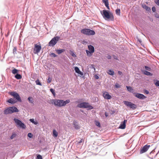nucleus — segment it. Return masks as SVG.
Wrapping results in <instances>:
<instances>
[{
  "mask_svg": "<svg viewBox=\"0 0 159 159\" xmlns=\"http://www.w3.org/2000/svg\"><path fill=\"white\" fill-rule=\"evenodd\" d=\"M51 103L54 104L55 106L61 107L65 106L67 104L69 103L70 101L67 100L65 101L61 100L53 99L51 100Z\"/></svg>",
  "mask_w": 159,
  "mask_h": 159,
  "instance_id": "1",
  "label": "nucleus"
},
{
  "mask_svg": "<svg viewBox=\"0 0 159 159\" xmlns=\"http://www.w3.org/2000/svg\"><path fill=\"white\" fill-rule=\"evenodd\" d=\"M18 111V110L15 107H7L3 111L4 114L8 115L14 112Z\"/></svg>",
  "mask_w": 159,
  "mask_h": 159,
  "instance_id": "2",
  "label": "nucleus"
},
{
  "mask_svg": "<svg viewBox=\"0 0 159 159\" xmlns=\"http://www.w3.org/2000/svg\"><path fill=\"white\" fill-rule=\"evenodd\" d=\"M81 33L88 35H93L95 34V32L88 29H84L81 30Z\"/></svg>",
  "mask_w": 159,
  "mask_h": 159,
  "instance_id": "3",
  "label": "nucleus"
},
{
  "mask_svg": "<svg viewBox=\"0 0 159 159\" xmlns=\"http://www.w3.org/2000/svg\"><path fill=\"white\" fill-rule=\"evenodd\" d=\"M77 107L79 108H89V109H92L93 107L90 105L88 103L84 102L79 104Z\"/></svg>",
  "mask_w": 159,
  "mask_h": 159,
  "instance_id": "4",
  "label": "nucleus"
},
{
  "mask_svg": "<svg viewBox=\"0 0 159 159\" xmlns=\"http://www.w3.org/2000/svg\"><path fill=\"white\" fill-rule=\"evenodd\" d=\"M60 38L59 37L57 36L53 38L48 43L49 46H53L57 43Z\"/></svg>",
  "mask_w": 159,
  "mask_h": 159,
  "instance_id": "5",
  "label": "nucleus"
},
{
  "mask_svg": "<svg viewBox=\"0 0 159 159\" xmlns=\"http://www.w3.org/2000/svg\"><path fill=\"white\" fill-rule=\"evenodd\" d=\"M104 17L108 19H113V16L111 14H110L106 10H104L103 11Z\"/></svg>",
  "mask_w": 159,
  "mask_h": 159,
  "instance_id": "6",
  "label": "nucleus"
},
{
  "mask_svg": "<svg viewBox=\"0 0 159 159\" xmlns=\"http://www.w3.org/2000/svg\"><path fill=\"white\" fill-rule=\"evenodd\" d=\"M124 103L127 106L129 107L133 110L136 109L137 107L136 105L132 103L131 102L124 101Z\"/></svg>",
  "mask_w": 159,
  "mask_h": 159,
  "instance_id": "7",
  "label": "nucleus"
},
{
  "mask_svg": "<svg viewBox=\"0 0 159 159\" xmlns=\"http://www.w3.org/2000/svg\"><path fill=\"white\" fill-rule=\"evenodd\" d=\"M41 49V46L40 44H35L34 48L33 49V52L34 54H38L40 52Z\"/></svg>",
  "mask_w": 159,
  "mask_h": 159,
  "instance_id": "8",
  "label": "nucleus"
},
{
  "mask_svg": "<svg viewBox=\"0 0 159 159\" xmlns=\"http://www.w3.org/2000/svg\"><path fill=\"white\" fill-rule=\"evenodd\" d=\"M9 93L11 95L15 98L16 100H20L19 94L16 92H9Z\"/></svg>",
  "mask_w": 159,
  "mask_h": 159,
  "instance_id": "9",
  "label": "nucleus"
},
{
  "mask_svg": "<svg viewBox=\"0 0 159 159\" xmlns=\"http://www.w3.org/2000/svg\"><path fill=\"white\" fill-rule=\"evenodd\" d=\"M150 146V145H146L142 148L140 151V154H141L147 152Z\"/></svg>",
  "mask_w": 159,
  "mask_h": 159,
  "instance_id": "10",
  "label": "nucleus"
},
{
  "mask_svg": "<svg viewBox=\"0 0 159 159\" xmlns=\"http://www.w3.org/2000/svg\"><path fill=\"white\" fill-rule=\"evenodd\" d=\"M103 96L105 99H110L111 98V96L109 95L108 93L107 92H104L103 93Z\"/></svg>",
  "mask_w": 159,
  "mask_h": 159,
  "instance_id": "11",
  "label": "nucleus"
},
{
  "mask_svg": "<svg viewBox=\"0 0 159 159\" xmlns=\"http://www.w3.org/2000/svg\"><path fill=\"white\" fill-rule=\"evenodd\" d=\"M134 94L136 97L139 99H144L146 98L144 95L142 94L139 93H134Z\"/></svg>",
  "mask_w": 159,
  "mask_h": 159,
  "instance_id": "12",
  "label": "nucleus"
},
{
  "mask_svg": "<svg viewBox=\"0 0 159 159\" xmlns=\"http://www.w3.org/2000/svg\"><path fill=\"white\" fill-rule=\"evenodd\" d=\"M127 122V120H125L123 122L121 123L119 127V128L121 129H125L126 126V123Z\"/></svg>",
  "mask_w": 159,
  "mask_h": 159,
  "instance_id": "13",
  "label": "nucleus"
},
{
  "mask_svg": "<svg viewBox=\"0 0 159 159\" xmlns=\"http://www.w3.org/2000/svg\"><path fill=\"white\" fill-rule=\"evenodd\" d=\"M73 125H74V126L75 129H79L80 128V126L78 124V122L75 121H73Z\"/></svg>",
  "mask_w": 159,
  "mask_h": 159,
  "instance_id": "14",
  "label": "nucleus"
},
{
  "mask_svg": "<svg viewBox=\"0 0 159 159\" xmlns=\"http://www.w3.org/2000/svg\"><path fill=\"white\" fill-rule=\"evenodd\" d=\"M75 70L76 72L80 75H81L83 76V73L80 70L78 67H75Z\"/></svg>",
  "mask_w": 159,
  "mask_h": 159,
  "instance_id": "15",
  "label": "nucleus"
},
{
  "mask_svg": "<svg viewBox=\"0 0 159 159\" xmlns=\"http://www.w3.org/2000/svg\"><path fill=\"white\" fill-rule=\"evenodd\" d=\"M17 101L16 99H14L12 98H10L7 101V102L11 103V104H14L16 103Z\"/></svg>",
  "mask_w": 159,
  "mask_h": 159,
  "instance_id": "16",
  "label": "nucleus"
},
{
  "mask_svg": "<svg viewBox=\"0 0 159 159\" xmlns=\"http://www.w3.org/2000/svg\"><path fill=\"white\" fill-rule=\"evenodd\" d=\"M18 134V132H13L12 133L11 136L10 137L11 139H12L16 138Z\"/></svg>",
  "mask_w": 159,
  "mask_h": 159,
  "instance_id": "17",
  "label": "nucleus"
},
{
  "mask_svg": "<svg viewBox=\"0 0 159 159\" xmlns=\"http://www.w3.org/2000/svg\"><path fill=\"white\" fill-rule=\"evenodd\" d=\"M88 48L89 50L91 51V52H94V48L93 46L91 45H89L88 46Z\"/></svg>",
  "mask_w": 159,
  "mask_h": 159,
  "instance_id": "18",
  "label": "nucleus"
},
{
  "mask_svg": "<svg viewBox=\"0 0 159 159\" xmlns=\"http://www.w3.org/2000/svg\"><path fill=\"white\" fill-rule=\"evenodd\" d=\"M14 120L15 123L16 124L17 126L18 127L20 126V120L16 118H15Z\"/></svg>",
  "mask_w": 159,
  "mask_h": 159,
  "instance_id": "19",
  "label": "nucleus"
},
{
  "mask_svg": "<svg viewBox=\"0 0 159 159\" xmlns=\"http://www.w3.org/2000/svg\"><path fill=\"white\" fill-rule=\"evenodd\" d=\"M56 52L58 54H60L64 52L65 51V50L64 49H57L56 50Z\"/></svg>",
  "mask_w": 159,
  "mask_h": 159,
  "instance_id": "20",
  "label": "nucleus"
},
{
  "mask_svg": "<svg viewBox=\"0 0 159 159\" xmlns=\"http://www.w3.org/2000/svg\"><path fill=\"white\" fill-rule=\"evenodd\" d=\"M102 1L103 3L105 4L106 6L107 7L108 9H109V7L108 6L109 3L108 0H102Z\"/></svg>",
  "mask_w": 159,
  "mask_h": 159,
  "instance_id": "21",
  "label": "nucleus"
},
{
  "mask_svg": "<svg viewBox=\"0 0 159 159\" xmlns=\"http://www.w3.org/2000/svg\"><path fill=\"white\" fill-rule=\"evenodd\" d=\"M86 52L88 56L90 57L92 55L93 53V52H91V51H89L88 50H86Z\"/></svg>",
  "mask_w": 159,
  "mask_h": 159,
  "instance_id": "22",
  "label": "nucleus"
},
{
  "mask_svg": "<svg viewBox=\"0 0 159 159\" xmlns=\"http://www.w3.org/2000/svg\"><path fill=\"white\" fill-rule=\"evenodd\" d=\"M58 133L56 130L54 129L53 130V136L55 137H57L58 136Z\"/></svg>",
  "mask_w": 159,
  "mask_h": 159,
  "instance_id": "23",
  "label": "nucleus"
},
{
  "mask_svg": "<svg viewBox=\"0 0 159 159\" xmlns=\"http://www.w3.org/2000/svg\"><path fill=\"white\" fill-rule=\"evenodd\" d=\"M126 88L128 91L130 92L133 93V91L134 90L132 88V87L130 86H126Z\"/></svg>",
  "mask_w": 159,
  "mask_h": 159,
  "instance_id": "24",
  "label": "nucleus"
},
{
  "mask_svg": "<svg viewBox=\"0 0 159 159\" xmlns=\"http://www.w3.org/2000/svg\"><path fill=\"white\" fill-rule=\"evenodd\" d=\"M142 7L145 9H146L147 11H150L151 10V8L149 7H148V6H146L145 5H143Z\"/></svg>",
  "mask_w": 159,
  "mask_h": 159,
  "instance_id": "25",
  "label": "nucleus"
},
{
  "mask_svg": "<svg viewBox=\"0 0 159 159\" xmlns=\"http://www.w3.org/2000/svg\"><path fill=\"white\" fill-rule=\"evenodd\" d=\"M30 121L36 125H37L38 123L37 121H35L34 119H30Z\"/></svg>",
  "mask_w": 159,
  "mask_h": 159,
  "instance_id": "26",
  "label": "nucleus"
},
{
  "mask_svg": "<svg viewBox=\"0 0 159 159\" xmlns=\"http://www.w3.org/2000/svg\"><path fill=\"white\" fill-rule=\"evenodd\" d=\"M108 74L110 75H114V71L113 70H108V72H107Z\"/></svg>",
  "mask_w": 159,
  "mask_h": 159,
  "instance_id": "27",
  "label": "nucleus"
},
{
  "mask_svg": "<svg viewBox=\"0 0 159 159\" xmlns=\"http://www.w3.org/2000/svg\"><path fill=\"white\" fill-rule=\"evenodd\" d=\"M35 83L37 85L41 86L42 85V83L40 82L39 80H37L35 81Z\"/></svg>",
  "mask_w": 159,
  "mask_h": 159,
  "instance_id": "28",
  "label": "nucleus"
},
{
  "mask_svg": "<svg viewBox=\"0 0 159 159\" xmlns=\"http://www.w3.org/2000/svg\"><path fill=\"white\" fill-rule=\"evenodd\" d=\"M25 127L26 126L24 124L22 123L20 121V128L24 129H25Z\"/></svg>",
  "mask_w": 159,
  "mask_h": 159,
  "instance_id": "29",
  "label": "nucleus"
},
{
  "mask_svg": "<svg viewBox=\"0 0 159 159\" xmlns=\"http://www.w3.org/2000/svg\"><path fill=\"white\" fill-rule=\"evenodd\" d=\"M29 101V102L32 103L33 102V99L31 97H29L28 98V99Z\"/></svg>",
  "mask_w": 159,
  "mask_h": 159,
  "instance_id": "30",
  "label": "nucleus"
},
{
  "mask_svg": "<svg viewBox=\"0 0 159 159\" xmlns=\"http://www.w3.org/2000/svg\"><path fill=\"white\" fill-rule=\"evenodd\" d=\"M95 124L96 126H98V127H101L100 123L99 121H95Z\"/></svg>",
  "mask_w": 159,
  "mask_h": 159,
  "instance_id": "31",
  "label": "nucleus"
},
{
  "mask_svg": "<svg viewBox=\"0 0 159 159\" xmlns=\"http://www.w3.org/2000/svg\"><path fill=\"white\" fill-rule=\"evenodd\" d=\"M144 74L147 75H151V73L150 72H149L147 71H145L144 72Z\"/></svg>",
  "mask_w": 159,
  "mask_h": 159,
  "instance_id": "32",
  "label": "nucleus"
},
{
  "mask_svg": "<svg viewBox=\"0 0 159 159\" xmlns=\"http://www.w3.org/2000/svg\"><path fill=\"white\" fill-rule=\"evenodd\" d=\"M50 91L51 92V93H52V94H53V95L54 96H55V92L54 90L52 89H50Z\"/></svg>",
  "mask_w": 159,
  "mask_h": 159,
  "instance_id": "33",
  "label": "nucleus"
},
{
  "mask_svg": "<svg viewBox=\"0 0 159 159\" xmlns=\"http://www.w3.org/2000/svg\"><path fill=\"white\" fill-rule=\"evenodd\" d=\"M116 12L117 14L120 15V9H118L116 10Z\"/></svg>",
  "mask_w": 159,
  "mask_h": 159,
  "instance_id": "34",
  "label": "nucleus"
},
{
  "mask_svg": "<svg viewBox=\"0 0 159 159\" xmlns=\"http://www.w3.org/2000/svg\"><path fill=\"white\" fill-rule=\"evenodd\" d=\"M89 67L91 69H94V71H95V69L93 65H91L89 66Z\"/></svg>",
  "mask_w": 159,
  "mask_h": 159,
  "instance_id": "35",
  "label": "nucleus"
},
{
  "mask_svg": "<svg viewBox=\"0 0 159 159\" xmlns=\"http://www.w3.org/2000/svg\"><path fill=\"white\" fill-rule=\"evenodd\" d=\"M17 70L15 69H14L12 70V73L13 74H15L17 73Z\"/></svg>",
  "mask_w": 159,
  "mask_h": 159,
  "instance_id": "36",
  "label": "nucleus"
},
{
  "mask_svg": "<svg viewBox=\"0 0 159 159\" xmlns=\"http://www.w3.org/2000/svg\"><path fill=\"white\" fill-rule=\"evenodd\" d=\"M15 77L17 79H20V74H17L15 76Z\"/></svg>",
  "mask_w": 159,
  "mask_h": 159,
  "instance_id": "37",
  "label": "nucleus"
},
{
  "mask_svg": "<svg viewBox=\"0 0 159 159\" xmlns=\"http://www.w3.org/2000/svg\"><path fill=\"white\" fill-rule=\"evenodd\" d=\"M36 159H42V156L40 155H38L37 156Z\"/></svg>",
  "mask_w": 159,
  "mask_h": 159,
  "instance_id": "38",
  "label": "nucleus"
},
{
  "mask_svg": "<svg viewBox=\"0 0 159 159\" xmlns=\"http://www.w3.org/2000/svg\"><path fill=\"white\" fill-rule=\"evenodd\" d=\"M154 2L158 6H159V0H154Z\"/></svg>",
  "mask_w": 159,
  "mask_h": 159,
  "instance_id": "39",
  "label": "nucleus"
},
{
  "mask_svg": "<svg viewBox=\"0 0 159 159\" xmlns=\"http://www.w3.org/2000/svg\"><path fill=\"white\" fill-rule=\"evenodd\" d=\"M52 80V79L51 78L49 77L48 78V79L47 80V82L48 83H51Z\"/></svg>",
  "mask_w": 159,
  "mask_h": 159,
  "instance_id": "40",
  "label": "nucleus"
},
{
  "mask_svg": "<svg viewBox=\"0 0 159 159\" xmlns=\"http://www.w3.org/2000/svg\"><path fill=\"white\" fill-rule=\"evenodd\" d=\"M145 68L146 70L148 71H150L151 70V68L148 66H145Z\"/></svg>",
  "mask_w": 159,
  "mask_h": 159,
  "instance_id": "41",
  "label": "nucleus"
},
{
  "mask_svg": "<svg viewBox=\"0 0 159 159\" xmlns=\"http://www.w3.org/2000/svg\"><path fill=\"white\" fill-rule=\"evenodd\" d=\"M28 136L29 138H31L33 136V134L31 133H29L28 134Z\"/></svg>",
  "mask_w": 159,
  "mask_h": 159,
  "instance_id": "42",
  "label": "nucleus"
},
{
  "mask_svg": "<svg viewBox=\"0 0 159 159\" xmlns=\"http://www.w3.org/2000/svg\"><path fill=\"white\" fill-rule=\"evenodd\" d=\"M155 84L156 86H159V81L157 80L156 82L155 83Z\"/></svg>",
  "mask_w": 159,
  "mask_h": 159,
  "instance_id": "43",
  "label": "nucleus"
},
{
  "mask_svg": "<svg viewBox=\"0 0 159 159\" xmlns=\"http://www.w3.org/2000/svg\"><path fill=\"white\" fill-rule=\"evenodd\" d=\"M115 86L116 88H119L120 87V85L118 84H116L115 85Z\"/></svg>",
  "mask_w": 159,
  "mask_h": 159,
  "instance_id": "44",
  "label": "nucleus"
},
{
  "mask_svg": "<svg viewBox=\"0 0 159 159\" xmlns=\"http://www.w3.org/2000/svg\"><path fill=\"white\" fill-rule=\"evenodd\" d=\"M51 55L52 56H53L54 57H57V55H56L55 53H52L51 54Z\"/></svg>",
  "mask_w": 159,
  "mask_h": 159,
  "instance_id": "45",
  "label": "nucleus"
},
{
  "mask_svg": "<svg viewBox=\"0 0 159 159\" xmlns=\"http://www.w3.org/2000/svg\"><path fill=\"white\" fill-rule=\"evenodd\" d=\"M152 11L153 12H155L156 11V8L155 7H153L152 8Z\"/></svg>",
  "mask_w": 159,
  "mask_h": 159,
  "instance_id": "46",
  "label": "nucleus"
},
{
  "mask_svg": "<svg viewBox=\"0 0 159 159\" xmlns=\"http://www.w3.org/2000/svg\"><path fill=\"white\" fill-rule=\"evenodd\" d=\"M84 140L83 139H81L79 142H78V143H80L83 142H84Z\"/></svg>",
  "mask_w": 159,
  "mask_h": 159,
  "instance_id": "47",
  "label": "nucleus"
},
{
  "mask_svg": "<svg viewBox=\"0 0 159 159\" xmlns=\"http://www.w3.org/2000/svg\"><path fill=\"white\" fill-rule=\"evenodd\" d=\"M107 57V58L108 59H110L111 58V56L109 55H108Z\"/></svg>",
  "mask_w": 159,
  "mask_h": 159,
  "instance_id": "48",
  "label": "nucleus"
},
{
  "mask_svg": "<svg viewBox=\"0 0 159 159\" xmlns=\"http://www.w3.org/2000/svg\"><path fill=\"white\" fill-rule=\"evenodd\" d=\"M71 55L73 57H76V55L74 53L72 52V54H71Z\"/></svg>",
  "mask_w": 159,
  "mask_h": 159,
  "instance_id": "49",
  "label": "nucleus"
},
{
  "mask_svg": "<svg viewBox=\"0 0 159 159\" xmlns=\"http://www.w3.org/2000/svg\"><path fill=\"white\" fill-rule=\"evenodd\" d=\"M155 16L156 18H159V15H158L157 14H156V15H155Z\"/></svg>",
  "mask_w": 159,
  "mask_h": 159,
  "instance_id": "50",
  "label": "nucleus"
},
{
  "mask_svg": "<svg viewBox=\"0 0 159 159\" xmlns=\"http://www.w3.org/2000/svg\"><path fill=\"white\" fill-rule=\"evenodd\" d=\"M118 73L119 75H121L122 74V72L120 71H118Z\"/></svg>",
  "mask_w": 159,
  "mask_h": 159,
  "instance_id": "51",
  "label": "nucleus"
},
{
  "mask_svg": "<svg viewBox=\"0 0 159 159\" xmlns=\"http://www.w3.org/2000/svg\"><path fill=\"white\" fill-rule=\"evenodd\" d=\"M95 76L96 79H98L99 78V76H98L96 75Z\"/></svg>",
  "mask_w": 159,
  "mask_h": 159,
  "instance_id": "52",
  "label": "nucleus"
},
{
  "mask_svg": "<svg viewBox=\"0 0 159 159\" xmlns=\"http://www.w3.org/2000/svg\"><path fill=\"white\" fill-rule=\"evenodd\" d=\"M20 79H21V77H21V75H20Z\"/></svg>",
  "mask_w": 159,
  "mask_h": 159,
  "instance_id": "53",
  "label": "nucleus"
},
{
  "mask_svg": "<svg viewBox=\"0 0 159 159\" xmlns=\"http://www.w3.org/2000/svg\"><path fill=\"white\" fill-rule=\"evenodd\" d=\"M147 94H148V92H147Z\"/></svg>",
  "mask_w": 159,
  "mask_h": 159,
  "instance_id": "54",
  "label": "nucleus"
}]
</instances>
